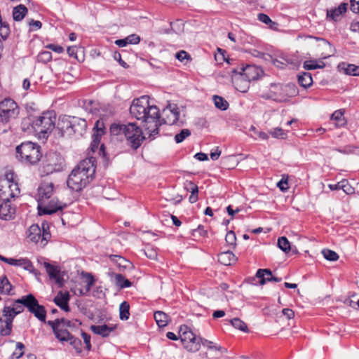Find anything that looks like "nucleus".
Returning <instances> with one entry per match:
<instances>
[{
	"mask_svg": "<svg viewBox=\"0 0 359 359\" xmlns=\"http://www.w3.org/2000/svg\"><path fill=\"white\" fill-rule=\"evenodd\" d=\"M130 113L132 116L145 123V134L148 135V138L155 139L161 126V116L158 108L149 104V97L142 96L133 100L130 107Z\"/></svg>",
	"mask_w": 359,
	"mask_h": 359,
	"instance_id": "nucleus-1",
	"label": "nucleus"
},
{
	"mask_svg": "<svg viewBox=\"0 0 359 359\" xmlns=\"http://www.w3.org/2000/svg\"><path fill=\"white\" fill-rule=\"evenodd\" d=\"M95 169V157L82 160L69 174L67 181L68 187L75 191H81L94 179Z\"/></svg>",
	"mask_w": 359,
	"mask_h": 359,
	"instance_id": "nucleus-2",
	"label": "nucleus"
},
{
	"mask_svg": "<svg viewBox=\"0 0 359 359\" xmlns=\"http://www.w3.org/2000/svg\"><path fill=\"white\" fill-rule=\"evenodd\" d=\"M54 184L50 182L41 183L38 188V211L41 215H52L57 210H62L66 204L60 202L57 198L53 197Z\"/></svg>",
	"mask_w": 359,
	"mask_h": 359,
	"instance_id": "nucleus-3",
	"label": "nucleus"
},
{
	"mask_svg": "<svg viewBox=\"0 0 359 359\" xmlns=\"http://www.w3.org/2000/svg\"><path fill=\"white\" fill-rule=\"evenodd\" d=\"M111 132L116 135L123 134L134 149H137L146 139L142 130L135 123L112 125Z\"/></svg>",
	"mask_w": 359,
	"mask_h": 359,
	"instance_id": "nucleus-4",
	"label": "nucleus"
},
{
	"mask_svg": "<svg viewBox=\"0 0 359 359\" xmlns=\"http://www.w3.org/2000/svg\"><path fill=\"white\" fill-rule=\"evenodd\" d=\"M16 157L22 162L36 164L42 157L41 147L32 142H25L16 147Z\"/></svg>",
	"mask_w": 359,
	"mask_h": 359,
	"instance_id": "nucleus-5",
	"label": "nucleus"
},
{
	"mask_svg": "<svg viewBox=\"0 0 359 359\" xmlns=\"http://www.w3.org/2000/svg\"><path fill=\"white\" fill-rule=\"evenodd\" d=\"M55 116L53 112H43L32 120L30 125L39 138L45 139L55 128Z\"/></svg>",
	"mask_w": 359,
	"mask_h": 359,
	"instance_id": "nucleus-6",
	"label": "nucleus"
},
{
	"mask_svg": "<svg viewBox=\"0 0 359 359\" xmlns=\"http://www.w3.org/2000/svg\"><path fill=\"white\" fill-rule=\"evenodd\" d=\"M58 128L62 135L76 137L82 136L87 128L86 121L76 116H65L58 123Z\"/></svg>",
	"mask_w": 359,
	"mask_h": 359,
	"instance_id": "nucleus-7",
	"label": "nucleus"
},
{
	"mask_svg": "<svg viewBox=\"0 0 359 359\" xmlns=\"http://www.w3.org/2000/svg\"><path fill=\"white\" fill-rule=\"evenodd\" d=\"M298 94L297 86L294 83L283 85L280 83H271L270 89L266 98L279 102H285L292 97Z\"/></svg>",
	"mask_w": 359,
	"mask_h": 359,
	"instance_id": "nucleus-8",
	"label": "nucleus"
},
{
	"mask_svg": "<svg viewBox=\"0 0 359 359\" xmlns=\"http://www.w3.org/2000/svg\"><path fill=\"white\" fill-rule=\"evenodd\" d=\"M20 194L18 184L14 180V173L8 172L0 178V199L11 200Z\"/></svg>",
	"mask_w": 359,
	"mask_h": 359,
	"instance_id": "nucleus-9",
	"label": "nucleus"
},
{
	"mask_svg": "<svg viewBox=\"0 0 359 359\" xmlns=\"http://www.w3.org/2000/svg\"><path fill=\"white\" fill-rule=\"evenodd\" d=\"M64 167V159L57 152H48L46 154L42 162L41 172L48 175L55 172L61 171Z\"/></svg>",
	"mask_w": 359,
	"mask_h": 359,
	"instance_id": "nucleus-10",
	"label": "nucleus"
},
{
	"mask_svg": "<svg viewBox=\"0 0 359 359\" xmlns=\"http://www.w3.org/2000/svg\"><path fill=\"white\" fill-rule=\"evenodd\" d=\"M179 333L181 341L185 349L190 352H196L199 350L201 347V337L198 339L187 325H181Z\"/></svg>",
	"mask_w": 359,
	"mask_h": 359,
	"instance_id": "nucleus-11",
	"label": "nucleus"
},
{
	"mask_svg": "<svg viewBox=\"0 0 359 359\" xmlns=\"http://www.w3.org/2000/svg\"><path fill=\"white\" fill-rule=\"evenodd\" d=\"M48 229L47 224L43 223L42 229L38 224H32L28 229L27 238L34 243L40 242L41 246H45L51 237Z\"/></svg>",
	"mask_w": 359,
	"mask_h": 359,
	"instance_id": "nucleus-12",
	"label": "nucleus"
},
{
	"mask_svg": "<svg viewBox=\"0 0 359 359\" xmlns=\"http://www.w3.org/2000/svg\"><path fill=\"white\" fill-rule=\"evenodd\" d=\"M21 302L27 309V310L41 322L47 323L46 321V311L45 307L40 305L38 300L35 297L29 294L27 295L22 296Z\"/></svg>",
	"mask_w": 359,
	"mask_h": 359,
	"instance_id": "nucleus-13",
	"label": "nucleus"
},
{
	"mask_svg": "<svg viewBox=\"0 0 359 359\" xmlns=\"http://www.w3.org/2000/svg\"><path fill=\"white\" fill-rule=\"evenodd\" d=\"M19 111L17 103L11 98H6L0 102V117L3 121L8 122L17 118Z\"/></svg>",
	"mask_w": 359,
	"mask_h": 359,
	"instance_id": "nucleus-14",
	"label": "nucleus"
},
{
	"mask_svg": "<svg viewBox=\"0 0 359 359\" xmlns=\"http://www.w3.org/2000/svg\"><path fill=\"white\" fill-rule=\"evenodd\" d=\"M231 72L233 74L241 75V79H245L249 83L258 79L264 74L262 69L255 65H247L245 67L233 69Z\"/></svg>",
	"mask_w": 359,
	"mask_h": 359,
	"instance_id": "nucleus-15",
	"label": "nucleus"
},
{
	"mask_svg": "<svg viewBox=\"0 0 359 359\" xmlns=\"http://www.w3.org/2000/svg\"><path fill=\"white\" fill-rule=\"evenodd\" d=\"M16 316L17 314L13 313L10 307H8L7 306H4L3 309L4 320H2V322L5 323V327L0 328L1 335L7 336L11 334L12 330V323Z\"/></svg>",
	"mask_w": 359,
	"mask_h": 359,
	"instance_id": "nucleus-16",
	"label": "nucleus"
},
{
	"mask_svg": "<svg viewBox=\"0 0 359 359\" xmlns=\"http://www.w3.org/2000/svg\"><path fill=\"white\" fill-rule=\"evenodd\" d=\"M15 212V208L11 204V200L0 199V218L9 220L13 218Z\"/></svg>",
	"mask_w": 359,
	"mask_h": 359,
	"instance_id": "nucleus-17",
	"label": "nucleus"
},
{
	"mask_svg": "<svg viewBox=\"0 0 359 359\" xmlns=\"http://www.w3.org/2000/svg\"><path fill=\"white\" fill-rule=\"evenodd\" d=\"M104 129L103 122L100 120L97 121L93 128V134L92 135L93 141L90 144L93 151L97 148L101 137L104 134Z\"/></svg>",
	"mask_w": 359,
	"mask_h": 359,
	"instance_id": "nucleus-18",
	"label": "nucleus"
},
{
	"mask_svg": "<svg viewBox=\"0 0 359 359\" xmlns=\"http://www.w3.org/2000/svg\"><path fill=\"white\" fill-rule=\"evenodd\" d=\"M57 320H48L47 324L51 327L55 337L60 341H67L72 336L67 330H59Z\"/></svg>",
	"mask_w": 359,
	"mask_h": 359,
	"instance_id": "nucleus-19",
	"label": "nucleus"
},
{
	"mask_svg": "<svg viewBox=\"0 0 359 359\" xmlns=\"http://www.w3.org/2000/svg\"><path fill=\"white\" fill-rule=\"evenodd\" d=\"M69 299L70 295L68 292L59 291L57 295L54 297L53 302L61 309L66 312H69L70 311L69 306Z\"/></svg>",
	"mask_w": 359,
	"mask_h": 359,
	"instance_id": "nucleus-20",
	"label": "nucleus"
},
{
	"mask_svg": "<svg viewBox=\"0 0 359 359\" xmlns=\"http://www.w3.org/2000/svg\"><path fill=\"white\" fill-rule=\"evenodd\" d=\"M256 276L260 279V285H264L266 282H280L282 280L281 278L273 276L272 271L269 269H258L256 273Z\"/></svg>",
	"mask_w": 359,
	"mask_h": 359,
	"instance_id": "nucleus-21",
	"label": "nucleus"
},
{
	"mask_svg": "<svg viewBox=\"0 0 359 359\" xmlns=\"http://www.w3.org/2000/svg\"><path fill=\"white\" fill-rule=\"evenodd\" d=\"M167 111L170 112V114L172 115V118H169V120L168 121H165L163 118L162 120H161V125L163 123H168L170 125L176 123L177 121H178L179 116H180V111H179V109L177 107V106L175 104H169L163 111V113H166Z\"/></svg>",
	"mask_w": 359,
	"mask_h": 359,
	"instance_id": "nucleus-22",
	"label": "nucleus"
},
{
	"mask_svg": "<svg viewBox=\"0 0 359 359\" xmlns=\"http://www.w3.org/2000/svg\"><path fill=\"white\" fill-rule=\"evenodd\" d=\"M314 39L319 42L318 46L325 50L320 54L321 58L326 59L334 54L332 46L329 41L322 38L315 37Z\"/></svg>",
	"mask_w": 359,
	"mask_h": 359,
	"instance_id": "nucleus-23",
	"label": "nucleus"
},
{
	"mask_svg": "<svg viewBox=\"0 0 359 359\" xmlns=\"http://www.w3.org/2000/svg\"><path fill=\"white\" fill-rule=\"evenodd\" d=\"M237 257L230 250L222 252L218 255V262L223 265L230 266L236 262Z\"/></svg>",
	"mask_w": 359,
	"mask_h": 359,
	"instance_id": "nucleus-24",
	"label": "nucleus"
},
{
	"mask_svg": "<svg viewBox=\"0 0 359 359\" xmlns=\"http://www.w3.org/2000/svg\"><path fill=\"white\" fill-rule=\"evenodd\" d=\"M90 330L95 334L100 335L102 337H107L114 330V327H109L107 325H91Z\"/></svg>",
	"mask_w": 359,
	"mask_h": 359,
	"instance_id": "nucleus-25",
	"label": "nucleus"
},
{
	"mask_svg": "<svg viewBox=\"0 0 359 359\" xmlns=\"http://www.w3.org/2000/svg\"><path fill=\"white\" fill-rule=\"evenodd\" d=\"M201 344H202L204 347L207 348L208 350L215 351L218 352L220 355L227 353V349L224 347H222L214 342L209 341L205 339L200 338Z\"/></svg>",
	"mask_w": 359,
	"mask_h": 359,
	"instance_id": "nucleus-26",
	"label": "nucleus"
},
{
	"mask_svg": "<svg viewBox=\"0 0 359 359\" xmlns=\"http://www.w3.org/2000/svg\"><path fill=\"white\" fill-rule=\"evenodd\" d=\"M108 274L111 278H114V282L116 285L121 289L129 287L132 285V283L129 280L125 278V277L120 273H114L113 272H109Z\"/></svg>",
	"mask_w": 359,
	"mask_h": 359,
	"instance_id": "nucleus-27",
	"label": "nucleus"
},
{
	"mask_svg": "<svg viewBox=\"0 0 359 359\" xmlns=\"http://www.w3.org/2000/svg\"><path fill=\"white\" fill-rule=\"evenodd\" d=\"M109 258L112 262H115L119 268L128 269L133 267L132 263L121 256L112 255H110Z\"/></svg>",
	"mask_w": 359,
	"mask_h": 359,
	"instance_id": "nucleus-28",
	"label": "nucleus"
},
{
	"mask_svg": "<svg viewBox=\"0 0 359 359\" xmlns=\"http://www.w3.org/2000/svg\"><path fill=\"white\" fill-rule=\"evenodd\" d=\"M185 188L187 191L191 192V195L189 198L190 203H194L196 202L198 200V186L192 182H187L185 184Z\"/></svg>",
	"mask_w": 359,
	"mask_h": 359,
	"instance_id": "nucleus-29",
	"label": "nucleus"
},
{
	"mask_svg": "<svg viewBox=\"0 0 359 359\" xmlns=\"http://www.w3.org/2000/svg\"><path fill=\"white\" fill-rule=\"evenodd\" d=\"M237 76L233 78V83L237 90L245 93L249 88V82L245 79H241V75L236 74Z\"/></svg>",
	"mask_w": 359,
	"mask_h": 359,
	"instance_id": "nucleus-30",
	"label": "nucleus"
},
{
	"mask_svg": "<svg viewBox=\"0 0 359 359\" xmlns=\"http://www.w3.org/2000/svg\"><path fill=\"white\" fill-rule=\"evenodd\" d=\"M27 13V8L25 5L20 4L13 10V18L15 21H21Z\"/></svg>",
	"mask_w": 359,
	"mask_h": 359,
	"instance_id": "nucleus-31",
	"label": "nucleus"
},
{
	"mask_svg": "<svg viewBox=\"0 0 359 359\" xmlns=\"http://www.w3.org/2000/svg\"><path fill=\"white\" fill-rule=\"evenodd\" d=\"M344 112V110L339 109L335 111L331 116V119L335 121L334 124L337 127H341L346 124Z\"/></svg>",
	"mask_w": 359,
	"mask_h": 359,
	"instance_id": "nucleus-32",
	"label": "nucleus"
},
{
	"mask_svg": "<svg viewBox=\"0 0 359 359\" xmlns=\"http://www.w3.org/2000/svg\"><path fill=\"white\" fill-rule=\"evenodd\" d=\"M298 82L304 88H308L311 86L313 79L311 74L309 72H303L298 76Z\"/></svg>",
	"mask_w": 359,
	"mask_h": 359,
	"instance_id": "nucleus-33",
	"label": "nucleus"
},
{
	"mask_svg": "<svg viewBox=\"0 0 359 359\" xmlns=\"http://www.w3.org/2000/svg\"><path fill=\"white\" fill-rule=\"evenodd\" d=\"M154 319L157 325L160 327H163L167 325L168 322V316L161 311H156L154 313Z\"/></svg>",
	"mask_w": 359,
	"mask_h": 359,
	"instance_id": "nucleus-34",
	"label": "nucleus"
},
{
	"mask_svg": "<svg viewBox=\"0 0 359 359\" xmlns=\"http://www.w3.org/2000/svg\"><path fill=\"white\" fill-rule=\"evenodd\" d=\"M44 267L50 279H54L57 281L59 280V269L49 263L45 262Z\"/></svg>",
	"mask_w": 359,
	"mask_h": 359,
	"instance_id": "nucleus-35",
	"label": "nucleus"
},
{
	"mask_svg": "<svg viewBox=\"0 0 359 359\" xmlns=\"http://www.w3.org/2000/svg\"><path fill=\"white\" fill-rule=\"evenodd\" d=\"M130 316V305L127 302H123L119 306V317L121 320H127Z\"/></svg>",
	"mask_w": 359,
	"mask_h": 359,
	"instance_id": "nucleus-36",
	"label": "nucleus"
},
{
	"mask_svg": "<svg viewBox=\"0 0 359 359\" xmlns=\"http://www.w3.org/2000/svg\"><path fill=\"white\" fill-rule=\"evenodd\" d=\"M212 100L215 107L222 111H225L229 108V102L222 97L219 95H213Z\"/></svg>",
	"mask_w": 359,
	"mask_h": 359,
	"instance_id": "nucleus-37",
	"label": "nucleus"
},
{
	"mask_svg": "<svg viewBox=\"0 0 359 359\" xmlns=\"http://www.w3.org/2000/svg\"><path fill=\"white\" fill-rule=\"evenodd\" d=\"M11 290L12 285L6 276L0 279V293L11 294Z\"/></svg>",
	"mask_w": 359,
	"mask_h": 359,
	"instance_id": "nucleus-38",
	"label": "nucleus"
},
{
	"mask_svg": "<svg viewBox=\"0 0 359 359\" xmlns=\"http://www.w3.org/2000/svg\"><path fill=\"white\" fill-rule=\"evenodd\" d=\"M22 299V297L20 299L15 300L11 305L7 306L10 307L11 310L13 311V313L19 314L24 311V307H25L23 304L21 302Z\"/></svg>",
	"mask_w": 359,
	"mask_h": 359,
	"instance_id": "nucleus-39",
	"label": "nucleus"
},
{
	"mask_svg": "<svg viewBox=\"0 0 359 359\" xmlns=\"http://www.w3.org/2000/svg\"><path fill=\"white\" fill-rule=\"evenodd\" d=\"M20 266L22 267L25 270L34 274L35 276L39 274V271L34 269L32 262L27 258H22Z\"/></svg>",
	"mask_w": 359,
	"mask_h": 359,
	"instance_id": "nucleus-40",
	"label": "nucleus"
},
{
	"mask_svg": "<svg viewBox=\"0 0 359 359\" xmlns=\"http://www.w3.org/2000/svg\"><path fill=\"white\" fill-rule=\"evenodd\" d=\"M342 65L343 66H346V67H344L346 74L351 76H359V66L353 64L346 65L345 63H342Z\"/></svg>",
	"mask_w": 359,
	"mask_h": 359,
	"instance_id": "nucleus-41",
	"label": "nucleus"
},
{
	"mask_svg": "<svg viewBox=\"0 0 359 359\" xmlns=\"http://www.w3.org/2000/svg\"><path fill=\"white\" fill-rule=\"evenodd\" d=\"M277 244L278 248L285 253L288 252L291 249L290 243L285 236L279 238Z\"/></svg>",
	"mask_w": 359,
	"mask_h": 359,
	"instance_id": "nucleus-42",
	"label": "nucleus"
},
{
	"mask_svg": "<svg viewBox=\"0 0 359 359\" xmlns=\"http://www.w3.org/2000/svg\"><path fill=\"white\" fill-rule=\"evenodd\" d=\"M67 341L71 346H72L76 353H81L82 352V343L81 339L72 335L70 337V338H69Z\"/></svg>",
	"mask_w": 359,
	"mask_h": 359,
	"instance_id": "nucleus-43",
	"label": "nucleus"
},
{
	"mask_svg": "<svg viewBox=\"0 0 359 359\" xmlns=\"http://www.w3.org/2000/svg\"><path fill=\"white\" fill-rule=\"evenodd\" d=\"M230 323L235 328L243 332H248V326L246 323L241 320L240 318H235L231 320Z\"/></svg>",
	"mask_w": 359,
	"mask_h": 359,
	"instance_id": "nucleus-44",
	"label": "nucleus"
},
{
	"mask_svg": "<svg viewBox=\"0 0 359 359\" xmlns=\"http://www.w3.org/2000/svg\"><path fill=\"white\" fill-rule=\"evenodd\" d=\"M52 60V53L50 51L44 50L39 53L37 60L39 62L47 63Z\"/></svg>",
	"mask_w": 359,
	"mask_h": 359,
	"instance_id": "nucleus-45",
	"label": "nucleus"
},
{
	"mask_svg": "<svg viewBox=\"0 0 359 359\" xmlns=\"http://www.w3.org/2000/svg\"><path fill=\"white\" fill-rule=\"evenodd\" d=\"M322 254L323 257L329 261H337L339 259L337 253L329 249L323 250Z\"/></svg>",
	"mask_w": 359,
	"mask_h": 359,
	"instance_id": "nucleus-46",
	"label": "nucleus"
},
{
	"mask_svg": "<svg viewBox=\"0 0 359 359\" xmlns=\"http://www.w3.org/2000/svg\"><path fill=\"white\" fill-rule=\"evenodd\" d=\"M191 135V131L189 129H182L180 133L175 136V140L177 143L182 142L187 137Z\"/></svg>",
	"mask_w": 359,
	"mask_h": 359,
	"instance_id": "nucleus-47",
	"label": "nucleus"
},
{
	"mask_svg": "<svg viewBox=\"0 0 359 359\" xmlns=\"http://www.w3.org/2000/svg\"><path fill=\"white\" fill-rule=\"evenodd\" d=\"M10 34V27L7 22H2L0 23V36L6 40Z\"/></svg>",
	"mask_w": 359,
	"mask_h": 359,
	"instance_id": "nucleus-48",
	"label": "nucleus"
},
{
	"mask_svg": "<svg viewBox=\"0 0 359 359\" xmlns=\"http://www.w3.org/2000/svg\"><path fill=\"white\" fill-rule=\"evenodd\" d=\"M225 241L228 245L234 248L236 245V236L235 233L233 231H228L225 237Z\"/></svg>",
	"mask_w": 359,
	"mask_h": 359,
	"instance_id": "nucleus-49",
	"label": "nucleus"
},
{
	"mask_svg": "<svg viewBox=\"0 0 359 359\" xmlns=\"http://www.w3.org/2000/svg\"><path fill=\"white\" fill-rule=\"evenodd\" d=\"M83 276L86 278V293H88L90 290L92 286L94 285L95 279L91 273H86L83 274Z\"/></svg>",
	"mask_w": 359,
	"mask_h": 359,
	"instance_id": "nucleus-50",
	"label": "nucleus"
},
{
	"mask_svg": "<svg viewBox=\"0 0 359 359\" xmlns=\"http://www.w3.org/2000/svg\"><path fill=\"white\" fill-rule=\"evenodd\" d=\"M25 348V346L21 342H18L16 344V349L13 353V357L16 359L20 358L23 355V350Z\"/></svg>",
	"mask_w": 359,
	"mask_h": 359,
	"instance_id": "nucleus-51",
	"label": "nucleus"
},
{
	"mask_svg": "<svg viewBox=\"0 0 359 359\" xmlns=\"http://www.w3.org/2000/svg\"><path fill=\"white\" fill-rule=\"evenodd\" d=\"M317 60H306L304 62L303 67L306 70L318 69Z\"/></svg>",
	"mask_w": 359,
	"mask_h": 359,
	"instance_id": "nucleus-52",
	"label": "nucleus"
},
{
	"mask_svg": "<svg viewBox=\"0 0 359 359\" xmlns=\"http://www.w3.org/2000/svg\"><path fill=\"white\" fill-rule=\"evenodd\" d=\"M270 134L276 138H284L285 136V134L284 133L283 130L280 128H276L273 130L270 131Z\"/></svg>",
	"mask_w": 359,
	"mask_h": 359,
	"instance_id": "nucleus-53",
	"label": "nucleus"
},
{
	"mask_svg": "<svg viewBox=\"0 0 359 359\" xmlns=\"http://www.w3.org/2000/svg\"><path fill=\"white\" fill-rule=\"evenodd\" d=\"M126 38L128 44H137L140 41V37L135 34H130Z\"/></svg>",
	"mask_w": 359,
	"mask_h": 359,
	"instance_id": "nucleus-54",
	"label": "nucleus"
},
{
	"mask_svg": "<svg viewBox=\"0 0 359 359\" xmlns=\"http://www.w3.org/2000/svg\"><path fill=\"white\" fill-rule=\"evenodd\" d=\"M144 253L145 255L151 259H156L157 258V252L152 248H147Z\"/></svg>",
	"mask_w": 359,
	"mask_h": 359,
	"instance_id": "nucleus-55",
	"label": "nucleus"
},
{
	"mask_svg": "<svg viewBox=\"0 0 359 359\" xmlns=\"http://www.w3.org/2000/svg\"><path fill=\"white\" fill-rule=\"evenodd\" d=\"M81 337L83 339L86 348L90 351L91 349L90 336L85 332H81Z\"/></svg>",
	"mask_w": 359,
	"mask_h": 359,
	"instance_id": "nucleus-56",
	"label": "nucleus"
},
{
	"mask_svg": "<svg viewBox=\"0 0 359 359\" xmlns=\"http://www.w3.org/2000/svg\"><path fill=\"white\" fill-rule=\"evenodd\" d=\"M257 18L259 21H261L262 22H263L266 25H269L271 23H273V21L271 20V18L266 14H264V13L258 14Z\"/></svg>",
	"mask_w": 359,
	"mask_h": 359,
	"instance_id": "nucleus-57",
	"label": "nucleus"
},
{
	"mask_svg": "<svg viewBox=\"0 0 359 359\" xmlns=\"http://www.w3.org/2000/svg\"><path fill=\"white\" fill-rule=\"evenodd\" d=\"M334 150L344 154H349L353 152V148L351 146H345L342 148H335Z\"/></svg>",
	"mask_w": 359,
	"mask_h": 359,
	"instance_id": "nucleus-58",
	"label": "nucleus"
},
{
	"mask_svg": "<svg viewBox=\"0 0 359 359\" xmlns=\"http://www.w3.org/2000/svg\"><path fill=\"white\" fill-rule=\"evenodd\" d=\"M176 58L181 62L184 61L185 59L191 60L190 55L184 50H180L177 53Z\"/></svg>",
	"mask_w": 359,
	"mask_h": 359,
	"instance_id": "nucleus-59",
	"label": "nucleus"
},
{
	"mask_svg": "<svg viewBox=\"0 0 359 359\" xmlns=\"http://www.w3.org/2000/svg\"><path fill=\"white\" fill-rule=\"evenodd\" d=\"M342 182H344V186L341 187V189L347 194H351L354 192V189L349 184L348 182L346 180H343Z\"/></svg>",
	"mask_w": 359,
	"mask_h": 359,
	"instance_id": "nucleus-60",
	"label": "nucleus"
},
{
	"mask_svg": "<svg viewBox=\"0 0 359 359\" xmlns=\"http://www.w3.org/2000/svg\"><path fill=\"white\" fill-rule=\"evenodd\" d=\"M207 231L204 229L203 226L199 225L196 229L193 230V236L198 235L200 236H205Z\"/></svg>",
	"mask_w": 359,
	"mask_h": 359,
	"instance_id": "nucleus-61",
	"label": "nucleus"
},
{
	"mask_svg": "<svg viewBox=\"0 0 359 359\" xmlns=\"http://www.w3.org/2000/svg\"><path fill=\"white\" fill-rule=\"evenodd\" d=\"M327 17L332 18L333 20L334 21H337L339 16L341 15V14H339L337 13V9H332V10H330V11H327Z\"/></svg>",
	"mask_w": 359,
	"mask_h": 359,
	"instance_id": "nucleus-62",
	"label": "nucleus"
},
{
	"mask_svg": "<svg viewBox=\"0 0 359 359\" xmlns=\"http://www.w3.org/2000/svg\"><path fill=\"white\" fill-rule=\"evenodd\" d=\"M29 25L30 27H32V29H31L32 31H35V30L39 29L42 26V23L40 21L34 20H32L29 22Z\"/></svg>",
	"mask_w": 359,
	"mask_h": 359,
	"instance_id": "nucleus-63",
	"label": "nucleus"
},
{
	"mask_svg": "<svg viewBox=\"0 0 359 359\" xmlns=\"http://www.w3.org/2000/svg\"><path fill=\"white\" fill-rule=\"evenodd\" d=\"M351 10L353 13H359V1L351 0Z\"/></svg>",
	"mask_w": 359,
	"mask_h": 359,
	"instance_id": "nucleus-64",
	"label": "nucleus"
}]
</instances>
